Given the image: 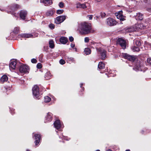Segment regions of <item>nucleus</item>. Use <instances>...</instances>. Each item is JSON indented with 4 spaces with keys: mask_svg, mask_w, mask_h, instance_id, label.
<instances>
[{
    "mask_svg": "<svg viewBox=\"0 0 151 151\" xmlns=\"http://www.w3.org/2000/svg\"><path fill=\"white\" fill-rule=\"evenodd\" d=\"M92 29L91 24L88 23L84 22L79 24L78 30L81 35H86L90 33Z\"/></svg>",
    "mask_w": 151,
    "mask_h": 151,
    "instance_id": "obj_1",
    "label": "nucleus"
},
{
    "mask_svg": "<svg viewBox=\"0 0 151 151\" xmlns=\"http://www.w3.org/2000/svg\"><path fill=\"white\" fill-rule=\"evenodd\" d=\"M128 1V4H129V9L128 8H124V9L127 12H132L131 9L133 8H134L135 6L137 4H138L139 3L137 4V2L135 0H127Z\"/></svg>",
    "mask_w": 151,
    "mask_h": 151,
    "instance_id": "obj_2",
    "label": "nucleus"
},
{
    "mask_svg": "<svg viewBox=\"0 0 151 151\" xmlns=\"http://www.w3.org/2000/svg\"><path fill=\"white\" fill-rule=\"evenodd\" d=\"M19 8L20 6L19 5L16 4H13L8 6L7 10H6V12L8 13H13V12H15Z\"/></svg>",
    "mask_w": 151,
    "mask_h": 151,
    "instance_id": "obj_3",
    "label": "nucleus"
},
{
    "mask_svg": "<svg viewBox=\"0 0 151 151\" xmlns=\"http://www.w3.org/2000/svg\"><path fill=\"white\" fill-rule=\"evenodd\" d=\"M147 24L143 21L141 23H138L135 25L134 27L135 29V31H139L146 28L147 26Z\"/></svg>",
    "mask_w": 151,
    "mask_h": 151,
    "instance_id": "obj_4",
    "label": "nucleus"
},
{
    "mask_svg": "<svg viewBox=\"0 0 151 151\" xmlns=\"http://www.w3.org/2000/svg\"><path fill=\"white\" fill-rule=\"evenodd\" d=\"M20 66L19 68V72L21 73H28L29 68V67L26 64L22 63L19 64Z\"/></svg>",
    "mask_w": 151,
    "mask_h": 151,
    "instance_id": "obj_5",
    "label": "nucleus"
},
{
    "mask_svg": "<svg viewBox=\"0 0 151 151\" xmlns=\"http://www.w3.org/2000/svg\"><path fill=\"white\" fill-rule=\"evenodd\" d=\"M18 63L17 62L16 60H11L9 64V68L11 71H13L17 68V66L19 65Z\"/></svg>",
    "mask_w": 151,
    "mask_h": 151,
    "instance_id": "obj_6",
    "label": "nucleus"
},
{
    "mask_svg": "<svg viewBox=\"0 0 151 151\" xmlns=\"http://www.w3.org/2000/svg\"><path fill=\"white\" fill-rule=\"evenodd\" d=\"M33 95L36 98H38L40 96L38 86L37 85L35 86L32 89Z\"/></svg>",
    "mask_w": 151,
    "mask_h": 151,
    "instance_id": "obj_7",
    "label": "nucleus"
},
{
    "mask_svg": "<svg viewBox=\"0 0 151 151\" xmlns=\"http://www.w3.org/2000/svg\"><path fill=\"white\" fill-rule=\"evenodd\" d=\"M107 24L110 26L115 25L117 24L116 21L114 19L111 18H107L106 21Z\"/></svg>",
    "mask_w": 151,
    "mask_h": 151,
    "instance_id": "obj_8",
    "label": "nucleus"
},
{
    "mask_svg": "<svg viewBox=\"0 0 151 151\" xmlns=\"http://www.w3.org/2000/svg\"><path fill=\"white\" fill-rule=\"evenodd\" d=\"M117 43L119 44L123 49H124L126 48V42L124 40L121 38H119L117 40Z\"/></svg>",
    "mask_w": 151,
    "mask_h": 151,
    "instance_id": "obj_9",
    "label": "nucleus"
},
{
    "mask_svg": "<svg viewBox=\"0 0 151 151\" xmlns=\"http://www.w3.org/2000/svg\"><path fill=\"white\" fill-rule=\"evenodd\" d=\"M65 16H60L57 17L55 20V23L57 24H59L63 22L66 19Z\"/></svg>",
    "mask_w": 151,
    "mask_h": 151,
    "instance_id": "obj_10",
    "label": "nucleus"
},
{
    "mask_svg": "<svg viewBox=\"0 0 151 151\" xmlns=\"http://www.w3.org/2000/svg\"><path fill=\"white\" fill-rule=\"evenodd\" d=\"M96 50L100 54L101 58L102 60L106 58V52L105 50L101 47H99V48H97Z\"/></svg>",
    "mask_w": 151,
    "mask_h": 151,
    "instance_id": "obj_11",
    "label": "nucleus"
},
{
    "mask_svg": "<svg viewBox=\"0 0 151 151\" xmlns=\"http://www.w3.org/2000/svg\"><path fill=\"white\" fill-rule=\"evenodd\" d=\"M54 125L55 127L58 130H59L61 128H63L64 126L60 122L59 120H57L54 123Z\"/></svg>",
    "mask_w": 151,
    "mask_h": 151,
    "instance_id": "obj_12",
    "label": "nucleus"
},
{
    "mask_svg": "<svg viewBox=\"0 0 151 151\" xmlns=\"http://www.w3.org/2000/svg\"><path fill=\"white\" fill-rule=\"evenodd\" d=\"M33 137H34L35 139V145H37L40 142V135L39 134H32Z\"/></svg>",
    "mask_w": 151,
    "mask_h": 151,
    "instance_id": "obj_13",
    "label": "nucleus"
},
{
    "mask_svg": "<svg viewBox=\"0 0 151 151\" xmlns=\"http://www.w3.org/2000/svg\"><path fill=\"white\" fill-rule=\"evenodd\" d=\"M122 14V11H121L118 13H116L115 15L116 16L117 18L119 19L120 21H123L125 20V17L123 16Z\"/></svg>",
    "mask_w": 151,
    "mask_h": 151,
    "instance_id": "obj_14",
    "label": "nucleus"
},
{
    "mask_svg": "<svg viewBox=\"0 0 151 151\" xmlns=\"http://www.w3.org/2000/svg\"><path fill=\"white\" fill-rule=\"evenodd\" d=\"M27 14V12L25 10H21L19 12V16L20 18L23 20H24Z\"/></svg>",
    "mask_w": 151,
    "mask_h": 151,
    "instance_id": "obj_15",
    "label": "nucleus"
},
{
    "mask_svg": "<svg viewBox=\"0 0 151 151\" xmlns=\"http://www.w3.org/2000/svg\"><path fill=\"white\" fill-rule=\"evenodd\" d=\"M53 114L50 112H48L45 117V122H50L52 119Z\"/></svg>",
    "mask_w": 151,
    "mask_h": 151,
    "instance_id": "obj_16",
    "label": "nucleus"
},
{
    "mask_svg": "<svg viewBox=\"0 0 151 151\" xmlns=\"http://www.w3.org/2000/svg\"><path fill=\"white\" fill-rule=\"evenodd\" d=\"M134 70L136 71L142 70V67L140 65L139 62H137L136 64L134 65V66L133 68Z\"/></svg>",
    "mask_w": 151,
    "mask_h": 151,
    "instance_id": "obj_17",
    "label": "nucleus"
},
{
    "mask_svg": "<svg viewBox=\"0 0 151 151\" xmlns=\"http://www.w3.org/2000/svg\"><path fill=\"white\" fill-rule=\"evenodd\" d=\"M123 56L125 58L131 61H133L135 60V58L134 57L128 55L127 53L124 54L123 55Z\"/></svg>",
    "mask_w": 151,
    "mask_h": 151,
    "instance_id": "obj_18",
    "label": "nucleus"
},
{
    "mask_svg": "<svg viewBox=\"0 0 151 151\" xmlns=\"http://www.w3.org/2000/svg\"><path fill=\"white\" fill-rule=\"evenodd\" d=\"M8 80V77L7 76L4 75H3L1 78L0 79V83H3L6 82Z\"/></svg>",
    "mask_w": 151,
    "mask_h": 151,
    "instance_id": "obj_19",
    "label": "nucleus"
},
{
    "mask_svg": "<svg viewBox=\"0 0 151 151\" xmlns=\"http://www.w3.org/2000/svg\"><path fill=\"white\" fill-rule=\"evenodd\" d=\"M76 7L77 8H82L83 9H85L87 7L86 4H84L78 3L76 4Z\"/></svg>",
    "mask_w": 151,
    "mask_h": 151,
    "instance_id": "obj_20",
    "label": "nucleus"
},
{
    "mask_svg": "<svg viewBox=\"0 0 151 151\" xmlns=\"http://www.w3.org/2000/svg\"><path fill=\"white\" fill-rule=\"evenodd\" d=\"M143 16L142 14L140 13H137L135 16V18L137 20H141L143 19Z\"/></svg>",
    "mask_w": 151,
    "mask_h": 151,
    "instance_id": "obj_21",
    "label": "nucleus"
},
{
    "mask_svg": "<svg viewBox=\"0 0 151 151\" xmlns=\"http://www.w3.org/2000/svg\"><path fill=\"white\" fill-rule=\"evenodd\" d=\"M19 36H20L22 37H24L25 38H29L32 37H33V35L31 34H21Z\"/></svg>",
    "mask_w": 151,
    "mask_h": 151,
    "instance_id": "obj_22",
    "label": "nucleus"
},
{
    "mask_svg": "<svg viewBox=\"0 0 151 151\" xmlns=\"http://www.w3.org/2000/svg\"><path fill=\"white\" fill-rule=\"evenodd\" d=\"M68 40L65 37H61L60 39V41L62 44H65L68 42Z\"/></svg>",
    "mask_w": 151,
    "mask_h": 151,
    "instance_id": "obj_23",
    "label": "nucleus"
},
{
    "mask_svg": "<svg viewBox=\"0 0 151 151\" xmlns=\"http://www.w3.org/2000/svg\"><path fill=\"white\" fill-rule=\"evenodd\" d=\"M65 59L68 63H73L75 61L73 58L71 57H69L67 56L65 57Z\"/></svg>",
    "mask_w": 151,
    "mask_h": 151,
    "instance_id": "obj_24",
    "label": "nucleus"
},
{
    "mask_svg": "<svg viewBox=\"0 0 151 151\" xmlns=\"http://www.w3.org/2000/svg\"><path fill=\"white\" fill-rule=\"evenodd\" d=\"M43 3L44 4L45 6L50 5L52 4V2L51 0H46L43 1Z\"/></svg>",
    "mask_w": 151,
    "mask_h": 151,
    "instance_id": "obj_25",
    "label": "nucleus"
},
{
    "mask_svg": "<svg viewBox=\"0 0 151 151\" xmlns=\"http://www.w3.org/2000/svg\"><path fill=\"white\" fill-rule=\"evenodd\" d=\"M91 50L90 49L88 48H85L84 49V54L86 55H88L91 54Z\"/></svg>",
    "mask_w": 151,
    "mask_h": 151,
    "instance_id": "obj_26",
    "label": "nucleus"
},
{
    "mask_svg": "<svg viewBox=\"0 0 151 151\" xmlns=\"http://www.w3.org/2000/svg\"><path fill=\"white\" fill-rule=\"evenodd\" d=\"M105 67L104 64L102 62L99 63L98 65V68L100 69H103Z\"/></svg>",
    "mask_w": 151,
    "mask_h": 151,
    "instance_id": "obj_27",
    "label": "nucleus"
},
{
    "mask_svg": "<svg viewBox=\"0 0 151 151\" xmlns=\"http://www.w3.org/2000/svg\"><path fill=\"white\" fill-rule=\"evenodd\" d=\"M54 12L55 11L53 10H50L47 12L46 15L47 16H51L54 14Z\"/></svg>",
    "mask_w": 151,
    "mask_h": 151,
    "instance_id": "obj_28",
    "label": "nucleus"
},
{
    "mask_svg": "<svg viewBox=\"0 0 151 151\" xmlns=\"http://www.w3.org/2000/svg\"><path fill=\"white\" fill-rule=\"evenodd\" d=\"M52 77V75L50 72H47L46 73L45 75V78L46 79L48 80L50 79Z\"/></svg>",
    "mask_w": 151,
    "mask_h": 151,
    "instance_id": "obj_29",
    "label": "nucleus"
},
{
    "mask_svg": "<svg viewBox=\"0 0 151 151\" xmlns=\"http://www.w3.org/2000/svg\"><path fill=\"white\" fill-rule=\"evenodd\" d=\"M49 47L51 48H53L54 47L55 45L54 44V42L53 41L51 40L49 41Z\"/></svg>",
    "mask_w": 151,
    "mask_h": 151,
    "instance_id": "obj_30",
    "label": "nucleus"
},
{
    "mask_svg": "<svg viewBox=\"0 0 151 151\" xmlns=\"http://www.w3.org/2000/svg\"><path fill=\"white\" fill-rule=\"evenodd\" d=\"M91 43V45H94V46L96 48V49L97 48H98V47H99L101 45V44L100 43H96L94 42H92Z\"/></svg>",
    "mask_w": 151,
    "mask_h": 151,
    "instance_id": "obj_31",
    "label": "nucleus"
},
{
    "mask_svg": "<svg viewBox=\"0 0 151 151\" xmlns=\"http://www.w3.org/2000/svg\"><path fill=\"white\" fill-rule=\"evenodd\" d=\"M132 50L134 52H138L139 51V49L138 47L134 46L132 47Z\"/></svg>",
    "mask_w": 151,
    "mask_h": 151,
    "instance_id": "obj_32",
    "label": "nucleus"
},
{
    "mask_svg": "<svg viewBox=\"0 0 151 151\" xmlns=\"http://www.w3.org/2000/svg\"><path fill=\"white\" fill-rule=\"evenodd\" d=\"M51 100V99L48 96L45 97L44 98V101L45 102H49Z\"/></svg>",
    "mask_w": 151,
    "mask_h": 151,
    "instance_id": "obj_33",
    "label": "nucleus"
},
{
    "mask_svg": "<svg viewBox=\"0 0 151 151\" xmlns=\"http://www.w3.org/2000/svg\"><path fill=\"white\" fill-rule=\"evenodd\" d=\"M19 31V27H15L14 28L13 30V32L15 34L18 33Z\"/></svg>",
    "mask_w": 151,
    "mask_h": 151,
    "instance_id": "obj_34",
    "label": "nucleus"
},
{
    "mask_svg": "<svg viewBox=\"0 0 151 151\" xmlns=\"http://www.w3.org/2000/svg\"><path fill=\"white\" fill-rule=\"evenodd\" d=\"M134 42L137 46H139L141 45V42L139 40H134Z\"/></svg>",
    "mask_w": 151,
    "mask_h": 151,
    "instance_id": "obj_35",
    "label": "nucleus"
},
{
    "mask_svg": "<svg viewBox=\"0 0 151 151\" xmlns=\"http://www.w3.org/2000/svg\"><path fill=\"white\" fill-rule=\"evenodd\" d=\"M127 31L128 32H131L135 31V28H134L133 27H130L128 28L127 29Z\"/></svg>",
    "mask_w": 151,
    "mask_h": 151,
    "instance_id": "obj_36",
    "label": "nucleus"
},
{
    "mask_svg": "<svg viewBox=\"0 0 151 151\" xmlns=\"http://www.w3.org/2000/svg\"><path fill=\"white\" fill-rule=\"evenodd\" d=\"M59 137L62 139H64L66 140H68L70 139V138H68L67 137L64 136L63 135H62L60 136H59Z\"/></svg>",
    "mask_w": 151,
    "mask_h": 151,
    "instance_id": "obj_37",
    "label": "nucleus"
},
{
    "mask_svg": "<svg viewBox=\"0 0 151 151\" xmlns=\"http://www.w3.org/2000/svg\"><path fill=\"white\" fill-rule=\"evenodd\" d=\"M49 27L51 29H53L55 27V25L52 24H50L49 25Z\"/></svg>",
    "mask_w": 151,
    "mask_h": 151,
    "instance_id": "obj_38",
    "label": "nucleus"
},
{
    "mask_svg": "<svg viewBox=\"0 0 151 151\" xmlns=\"http://www.w3.org/2000/svg\"><path fill=\"white\" fill-rule=\"evenodd\" d=\"M63 10H58L57 11L56 13L58 14H62L63 12Z\"/></svg>",
    "mask_w": 151,
    "mask_h": 151,
    "instance_id": "obj_39",
    "label": "nucleus"
},
{
    "mask_svg": "<svg viewBox=\"0 0 151 151\" xmlns=\"http://www.w3.org/2000/svg\"><path fill=\"white\" fill-rule=\"evenodd\" d=\"M9 14H10L13 15L16 18H17L18 17V14L16 13H15V12H13V13H9Z\"/></svg>",
    "mask_w": 151,
    "mask_h": 151,
    "instance_id": "obj_40",
    "label": "nucleus"
},
{
    "mask_svg": "<svg viewBox=\"0 0 151 151\" xmlns=\"http://www.w3.org/2000/svg\"><path fill=\"white\" fill-rule=\"evenodd\" d=\"M59 6L60 8H63L64 6V4L62 2H60L59 3Z\"/></svg>",
    "mask_w": 151,
    "mask_h": 151,
    "instance_id": "obj_41",
    "label": "nucleus"
},
{
    "mask_svg": "<svg viewBox=\"0 0 151 151\" xmlns=\"http://www.w3.org/2000/svg\"><path fill=\"white\" fill-rule=\"evenodd\" d=\"M37 68L38 69H40L42 68V64L40 63H37Z\"/></svg>",
    "mask_w": 151,
    "mask_h": 151,
    "instance_id": "obj_42",
    "label": "nucleus"
},
{
    "mask_svg": "<svg viewBox=\"0 0 151 151\" xmlns=\"http://www.w3.org/2000/svg\"><path fill=\"white\" fill-rule=\"evenodd\" d=\"M106 15L105 13L104 12H101V16L102 18L104 17H105Z\"/></svg>",
    "mask_w": 151,
    "mask_h": 151,
    "instance_id": "obj_43",
    "label": "nucleus"
},
{
    "mask_svg": "<svg viewBox=\"0 0 151 151\" xmlns=\"http://www.w3.org/2000/svg\"><path fill=\"white\" fill-rule=\"evenodd\" d=\"M89 39L88 37H85L84 38V41L86 43H87L89 42Z\"/></svg>",
    "mask_w": 151,
    "mask_h": 151,
    "instance_id": "obj_44",
    "label": "nucleus"
},
{
    "mask_svg": "<svg viewBox=\"0 0 151 151\" xmlns=\"http://www.w3.org/2000/svg\"><path fill=\"white\" fill-rule=\"evenodd\" d=\"M60 63L61 64L63 65L65 63V61L61 59L60 60Z\"/></svg>",
    "mask_w": 151,
    "mask_h": 151,
    "instance_id": "obj_45",
    "label": "nucleus"
},
{
    "mask_svg": "<svg viewBox=\"0 0 151 151\" xmlns=\"http://www.w3.org/2000/svg\"><path fill=\"white\" fill-rule=\"evenodd\" d=\"M31 62L32 63H37V60L35 58H33L31 60Z\"/></svg>",
    "mask_w": 151,
    "mask_h": 151,
    "instance_id": "obj_46",
    "label": "nucleus"
},
{
    "mask_svg": "<svg viewBox=\"0 0 151 151\" xmlns=\"http://www.w3.org/2000/svg\"><path fill=\"white\" fill-rule=\"evenodd\" d=\"M48 49V46H44L43 47V50L44 51H47Z\"/></svg>",
    "mask_w": 151,
    "mask_h": 151,
    "instance_id": "obj_47",
    "label": "nucleus"
},
{
    "mask_svg": "<svg viewBox=\"0 0 151 151\" xmlns=\"http://www.w3.org/2000/svg\"><path fill=\"white\" fill-rule=\"evenodd\" d=\"M147 62L148 63L151 65V58H148L147 60Z\"/></svg>",
    "mask_w": 151,
    "mask_h": 151,
    "instance_id": "obj_48",
    "label": "nucleus"
},
{
    "mask_svg": "<svg viewBox=\"0 0 151 151\" xmlns=\"http://www.w3.org/2000/svg\"><path fill=\"white\" fill-rule=\"evenodd\" d=\"M69 40L70 42H71L73 41L74 38L70 36L69 37Z\"/></svg>",
    "mask_w": 151,
    "mask_h": 151,
    "instance_id": "obj_49",
    "label": "nucleus"
},
{
    "mask_svg": "<svg viewBox=\"0 0 151 151\" xmlns=\"http://www.w3.org/2000/svg\"><path fill=\"white\" fill-rule=\"evenodd\" d=\"M0 10L2 12H4L6 10L4 8L2 7H0Z\"/></svg>",
    "mask_w": 151,
    "mask_h": 151,
    "instance_id": "obj_50",
    "label": "nucleus"
},
{
    "mask_svg": "<svg viewBox=\"0 0 151 151\" xmlns=\"http://www.w3.org/2000/svg\"><path fill=\"white\" fill-rule=\"evenodd\" d=\"M88 17L89 19V20H91L92 19L93 16L92 15H88Z\"/></svg>",
    "mask_w": 151,
    "mask_h": 151,
    "instance_id": "obj_51",
    "label": "nucleus"
},
{
    "mask_svg": "<svg viewBox=\"0 0 151 151\" xmlns=\"http://www.w3.org/2000/svg\"><path fill=\"white\" fill-rule=\"evenodd\" d=\"M148 1L147 0H143V2L145 4H148Z\"/></svg>",
    "mask_w": 151,
    "mask_h": 151,
    "instance_id": "obj_52",
    "label": "nucleus"
},
{
    "mask_svg": "<svg viewBox=\"0 0 151 151\" xmlns=\"http://www.w3.org/2000/svg\"><path fill=\"white\" fill-rule=\"evenodd\" d=\"M10 109L11 111V112L12 113V114H14V112L12 113V111L13 112L14 111V109H11L10 108Z\"/></svg>",
    "mask_w": 151,
    "mask_h": 151,
    "instance_id": "obj_53",
    "label": "nucleus"
},
{
    "mask_svg": "<svg viewBox=\"0 0 151 151\" xmlns=\"http://www.w3.org/2000/svg\"><path fill=\"white\" fill-rule=\"evenodd\" d=\"M70 46L72 47L73 48L75 46V45L74 44L71 43L70 45Z\"/></svg>",
    "mask_w": 151,
    "mask_h": 151,
    "instance_id": "obj_54",
    "label": "nucleus"
},
{
    "mask_svg": "<svg viewBox=\"0 0 151 151\" xmlns=\"http://www.w3.org/2000/svg\"><path fill=\"white\" fill-rule=\"evenodd\" d=\"M147 45L149 47H150L151 48V43H148Z\"/></svg>",
    "mask_w": 151,
    "mask_h": 151,
    "instance_id": "obj_55",
    "label": "nucleus"
},
{
    "mask_svg": "<svg viewBox=\"0 0 151 151\" xmlns=\"http://www.w3.org/2000/svg\"><path fill=\"white\" fill-rule=\"evenodd\" d=\"M109 75H110V76H108V77H109V76H113L112 75H111V74H109Z\"/></svg>",
    "mask_w": 151,
    "mask_h": 151,
    "instance_id": "obj_56",
    "label": "nucleus"
},
{
    "mask_svg": "<svg viewBox=\"0 0 151 151\" xmlns=\"http://www.w3.org/2000/svg\"><path fill=\"white\" fill-rule=\"evenodd\" d=\"M97 2H100L101 0H95Z\"/></svg>",
    "mask_w": 151,
    "mask_h": 151,
    "instance_id": "obj_57",
    "label": "nucleus"
},
{
    "mask_svg": "<svg viewBox=\"0 0 151 151\" xmlns=\"http://www.w3.org/2000/svg\"><path fill=\"white\" fill-rule=\"evenodd\" d=\"M83 83H81L80 85H81V87L82 86H83Z\"/></svg>",
    "mask_w": 151,
    "mask_h": 151,
    "instance_id": "obj_58",
    "label": "nucleus"
},
{
    "mask_svg": "<svg viewBox=\"0 0 151 151\" xmlns=\"http://www.w3.org/2000/svg\"><path fill=\"white\" fill-rule=\"evenodd\" d=\"M74 49H75V51L76 52L77 51V48H74Z\"/></svg>",
    "mask_w": 151,
    "mask_h": 151,
    "instance_id": "obj_59",
    "label": "nucleus"
},
{
    "mask_svg": "<svg viewBox=\"0 0 151 151\" xmlns=\"http://www.w3.org/2000/svg\"><path fill=\"white\" fill-rule=\"evenodd\" d=\"M106 151H112L110 149H109V150H107Z\"/></svg>",
    "mask_w": 151,
    "mask_h": 151,
    "instance_id": "obj_60",
    "label": "nucleus"
},
{
    "mask_svg": "<svg viewBox=\"0 0 151 151\" xmlns=\"http://www.w3.org/2000/svg\"><path fill=\"white\" fill-rule=\"evenodd\" d=\"M125 151H130L129 150H126Z\"/></svg>",
    "mask_w": 151,
    "mask_h": 151,
    "instance_id": "obj_61",
    "label": "nucleus"
},
{
    "mask_svg": "<svg viewBox=\"0 0 151 151\" xmlns=\"http://www.w3.org/2000/svg\"><path fill=\"white\" fill-rule=\"evenodd\" d=\"M150 12H151V8L150 9Z\"/></svg>",
    "mask_w": 151,
    "mask_h": 151,
    "instance_id": "obj_62",
    "label": "nucleus"
},
{
    "mask_svg": "<svg viewBox=\"0 0 151 151\" xmlns=\"http://www.w3.org/2000/svg\"><path fill=\"white\" fill-rule=\"evenodd\" d=\"M96 151H100V150H97Z\"/></svg>",
    "mask_w": 151,
    "mask_h": 151,
    "instance_id": "obj_63",
    "label": "nucleus"
},
{
    "mask_svg": "<svg viewBox=\"0 0 151 151\" xmlns=\"http://www.w3.org/2000/svg\"><path fill=\"white\" fill-rule=\"evenodd\" d=\"M27 151H30L29 150H27Z\"/></svg>",
    "mask_w": 151,
    "mask_h": 151,
    "instance_id": "obj_64",
    "label": "nucleus"
}]
</instances>
